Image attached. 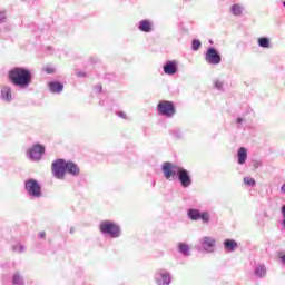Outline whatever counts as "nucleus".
Returning <instances> with one entry per match:
<instances>
[{
	"instance_id": "f8f14e48",
	"label": "nucleus",
	"mask_w": 285,
	"mask_h": 285,
	"mask_svg": "<svg viewBox=\"0 0 285 285\" xmlns=\"http://www.w3.org/2000/svg\"><path fill=\"white\" fill-rule=\"evenodd\" d=\"M0 98L2 101L10 104V101H12V89L10 87H2L0 91Z\"/></svg>"
},
{
	"instance_id": "f03ea898",
	"label": "nucleus",
	"mask_w": 285,
	"mask_h": 285,
	"mask_svg": "<svg viewBox=\"0 0 285 285\" xmlns=\"http://www.w3.org/2000/svg\"><path fill=\"white\" fill-rule=\"evenodd\" d=\"M52 173L57 179H63L66 173L69 175H79V167L75 163H66L63 159H58L52 163Z\"/></svg>"
},
{
	"instance_id": "2f4dec72",
	"label": "nucleus",
	"mask_w": 285,
	"mask_h": 285,
	"mask_svg": "<svg viewBox=\"0 0 285 285\" xmlns=\"http://www.w3.org/2000/svg\"><path fill=\"white\" fill-rule=\"evenodd\" d=\"M39 237H40V239H46V232L39 233Z\"/></svg>"
},
{
	"instance_id": "cd10ccee",
	"label": "nucleus",
	"mask_w": 285,
	"mask_h": 285,
	"mask_svg": "<svg viewBox=\"0 0 285 285\" xmlns=\"http://www.w3.org/2000/svg\"><path fill=\"white\" fill-rule=\"evenodd\" d=\"M6 13L3 11H0V23H6Z\"/></svg>"
},
{
	"instance_id": "aec40b11",
	"label": "nucleus",
	"mask_w": 285,
	"mask_h": 285,
	"mask_svg": "<svg viewBox=\"0 0 285 285\" xmlns=\"http://www.w3.org/2000/svg\"><path fill=\"white\" fill-rule=\"evenodd\" d=\"M258 46L261 48H271V40L266 37L259 38L258 39Z\"/></svg>"
},
{
	"instance_id": "c756f323",
	"label": "nucleus",
	"mask_w": 285,
	"mask_h": 285,
	"mask_svg": "<svg viewBox=\"0 0 285 285\" xmlns=\"http://www.w3.org/2000/svg\"><path fill=\"white\" fill-rule=\"evenodd\" d=\"M46 72H47V75H52V73H55V69L50 68V67H47Z\"/></svg>"
},
{
	"instance_id": "4468645a",
	"label": "nucleus",
	"mask_w": 285,
	"mask_h": 285,
	"mask_svg": "<svg viewBox=\"0 0 285 285\" xmlns=\"http://www.w3.org/2000/svg\"><path fill=\"white\" fill-rule=\"evenodd\" d=\"M224 247L226 253H235V250H237V242L233 239H226L224 242Z\"/></svg>"
},
{
	"instance_id": "412c9836",
	"label": "nucleus",
	"mask_w": 285,
	"mask_h": 285,
	"mask_svg": "<svg viewBox=\"0 0 285 285\" xmlns=\"http://www.w3.org/2000/svg\"><path fill=\"white\" fill-rule=\"evenodd\" d=\"M12 284H14V285H23V277L18 272L13 274Z\"/></svg>"
},
{
	"instance_id": "b1692460",
	"label": "nucleus",
	"mask_w": 285,
	"mask_h": 285,
	"mask_svg": "<svg viewBox=\"0 0 285 285\" xmlns=\"http://www.w3.org/2000/svg\"><path fill=\"white\" fill-rule=\"evenodd\" d=\"M200 219H202L205 224H208V222H210V215L208 214V212H204L203 214H200Z\"/></svg>"
},
{
	"instance_id": "a211bd4d",
	"label": "nucleus",
	"mask_w": 285,
	"mask_h": 285,
	"mask_svg": "<svg viewBox=\"0 0 285 285\" xmlns=\"http://www.w3.org/2000/svg\"><path fill=\"white\" fill-rule=\"evenodd\" d=\"M230 12L235 17H239L244 12V7H242L240 4H234L230 8Z\"/></svg>"
},
{
	"instance_id": "9d476101",
	"label": "nucleus",
	"mask_w": 285,
	"mask_h": 285,
	"mask_svg": "<svg viewBox=\"0 0 285 285\" xmlns=\"http://www.w3.org/2000/svg\"><path fill=\"white\" fill-rule=\"evenodd\" d=\"M155 279L158 285H170L171 281L170 274L166 272V269H160L157 272Z\"/></svg>"
},
{
	"instance_id": "5701e85b",
	"label": "nucleus",
	"mask_w": 285,
	"mask_h": 285,
	"mask_svg": "<svg viewBox=\"0 0 285 285\" xmlns=\"http://www.w3.org/2000/svg\"><path fill=\"white\" fill-rule=\"evenodd\" d=\"M199 48H202V41H199L197 39L193 40L191 50H194L196 52L197 50H199Z\"/></svg>"
},
{
	"instance_id": "58836bf2",
	"label": "nucleus",
	"mask_w": 285,
	"mask_h": 285,
	"mask_svg": "<svg viewBox=\"0 0 285 285\" xmlns=\"http://www.w3.org/2000/svg\"><path fill=\"white\" fill-rule=\"evenodd\" d=\"M282 224H283V226L285 227V217H283Z\"/></svg>"
},
{
	"instance_id": "1a4fd4ad",
	"label": "nucleus",
	"mask_w": 285,
	"mask_h": 285,
	"mask_svg": "<svg viewBox=\"0 0 285 285\" xmlns=\"http://www.w3.org/2000/svg\"><path fill=\"white\" fill-rule=\"evenodd\" d=\"M217 240L210 236H205L200 239L202 248L205 253H215Z\"/></svg>"
},
{
	"instance_id": "72a5a7b5",
	"label": "nucleus",
	"mask_w": 285,
	"mask_h": 285,
	"mask_svg": "<svg viewBox=\"0 0 285 285\" xmlns=\"http://www.w3.org/2000/svg\"><path fill=\"white\" fill-rule=\"evenodd\" d=\"M96 90H97V92H101V90H102L101 86H97Z\"/></svg>"
},
{
	"instance_id": "c9c22d12",
	"label": "nucleus",
	"mask_w": 285,
	"mask_h": 285,
	"mask_svg": "<svg viewBox=\"0 0 285 285\" xmlns=\"http://www.w3.org/2000/svg\"><path fill=\"white\" fill-rule=\"evenodd\" d=\"M254 166H255V168H259L261 164L257 163V161H255V163H254Z\"/></svg>"
},
{
	"instance_id": "4be33fe9",
	"label": "nucleus",
	"mask_w": 285,
	"mask_h": 285,
	"mask_svg": "<svg viewBox=\"0 0 285 285\" xmlns=\"http://www.w3.org/2000/svg\"><path fill=\"white\" fill-rule=\"evenodd\" d=\"M255 275L257 277H264V275H266V266L264 265H258L255 269Z\"/></svg>"
},
{
	"instance_id": "423d86ee",
	"label": "nucleus",
	"mask_w": 285,
	"mask_h": 285,
	"mask_svg": "<svg viewBox=\"0 0 285 285\" xmlns=\"http://www.w3.org/2000/svg\"><path fill=\"white\" fill-rule=\"evenodd\" d=\"M205 61L209 63V66H219V63H222V56L217 49L210 47L205 53Z\"/></svg>"
},
{
	"instance_id": "a878e982",
	"label": "nucleus",
	"mask_w": 285,
	"mask_h": 285,
	"mask_svg": "<svg viewBox=\"0 0 285 285\" xmlns=\"http://www.w3.org/2000/svg\"><path fill=\"white\" fill-rule=\"evenodd\" d=\"M244 184H246V186H252V187H254L256 183H255L254 178L245 177V178H244Z\"/></svg>"
},
{
	"instance_id": "f704fd0d",
	"label": "nucleus",
	"mask_w": 285,
	"mask_h": 285,
	"mask_svg": "<svg viewBox=\"0 0 285 285\" xmlns=\"http://www.w3.org/2000/svg\"><path fill=\"white\" fill-rule=\"evenodd\" d=\"M282 215H283V217H285V205H283V207H282Z\"/></svg>"
},
{
	"instance_id": "c85d7f7f",
	"label": "nucleus",
	"mask_w": 285,
	"mask_h": 285,
	"mask_svg": "<svg viewBox=\"0 0 285 285\" xmlns=\"http://www.w3.org/2000/svg\"><path fill=\"white\" fill-rule=\"evenodd\" d=\"M278 257H279L282 264L285 266V255H284V253H279Z\"/></svg>"
},
{
	"instance_id": "7ed1b4c3",
	"label": "nucleus",
	"mask_w": 285,
	"mask_h": 285,
	"mask_svg": "<svg viewBox=\"0 0 285 285\" xmlns=\"http://www.w3.org/2000/svg\"><path fill=\"white\" fill-rule=\"evenodd\" d=\"M9 79H11L14 86L28 88V85L32 82V73L27 69L18 67L9 72Z\"/></svg>"
},
{
	"instance_id": "e433bc0d",
	"label": "nucleus",
	"mask_w": 285,
	"mask_h": 285,
	"mask_svg": "<svg viewBox=\"0 0 285 285\" xmlns=\"http://www.w3.org/2000/svg\"><path fill=\"white\" fill-rule=\"evenodd\" d=\"M282 193H285V184L281 187Z\"/></svg>"
},
{
	"instance_id": "ea45409f",
	"label": "nucleus",
	"mask_w": 285,
	"mask_h": 285,
	"mask_svg": "<svg viewBox=\"0 0 285 285\" xmlns=\"http://www.w3.org/2000/svg\"><path fill=\"white\" fill-rule=\"evenodd\" d=\"M70 233H75V228H71V229H70Z\"/></svg>"
},
{
	"instance_id": "bb28decb",
	"label": "nucleus",
	"mask_w": 285,
	"mask_h": 285,
	"mask_svg": "<svg viewBox=\"0 0 285 285\" xmlns=\"http://www.w3.org/2000/svg\"><path fill=\"white\" fill-rule=\"evenodd\" d=\"M215 88H217L218 90H222L224 82L219 81V80H215L214 82Z\"/></svg>"
},
{
	"instance_id": "a19ab883",
	"label": "nucleus",
	"mask_w": 285,
	"mask_h": 285,
	"mask_svg": "<svg viewBox=\"0 0 285 285\" xmlns=\"http://www.w3.org/2000/svg\"><path fill=\"white\" fill-rule=\"evenodd\" d=\"M283 6H284V8H285V2H283Z\"/></svg>"
},
{
	"instance_id": "ddd939ff",
	"label": "nucleus",
	"mask_w": 285,
	"mask_h": 285,
	"mask_svg": "<svg viewBox=\"0 0 285 285\" xmlns=\"http://www.w3.org/2000/svg\"><path fill=\"white\" fill-rule=\"evenodd\" d=\"M50 92H63V83L59 81H51L48 83Z\"/></svg>"
},
{
	"instance_id": "7c9ffc66",
	"label": "nucleus",
	"mask_w": 285,
	"mask_h": 285,
	"mask_svg": "<svg viewBox=\"0 0 285 285\" xmlns=\"http://www.w3.org/2000/svg\"><path fill=\"white\" fill-rule=\"evenodd\" d=\"M118 117H121L122 119H126V114L124 111L117 112Z\"/></svg>"
},
{
	"instance_id": "6e6552de",
	"label": "nucleus",
	"mask_w": 285,
	"mask_h": 285,
	"mask_svg": "<svg viewBox=\"0 0 285 285\" xmlns=\"http://www.w3.org/2000/svg\"><path fill=\"white\" fill-rule=\"evenodd\" d=\"M43 153H46V147H43V145H33V147L27 151V156L31 161H39Z\"/></svg>"
},
{
	"instance_id": "4c0bfd02",
	"label": "nucleus",
	"mask_w": 285,
	"mask_h": 285,
	"mask_svg": "<svg viewBox=\"0 0 285 285\" xmlns=\"http://www.w3.org/2000/svg\"><path fill=\"white\" fill-rule=\"evenodd\" d=\"M243 119L242 118H238L237 119V124H242Z\"/></svg>"
},
{
	"instance_id": "2eb2a0df",
	"label": "nucleus",
	"mask_w": 285,
	"mask_h": 285,
	"mask_svg": "<svg viewBox=\"0 0 285 285\" xmlns=\"http://www.w3.org/2000/svg\"><path fill=\"white\" fill-rule=\"evenodd\" d=\"M237 157H238V164L240 166H243V164H246V159H248V151L246 150V148L240 147L238 149Z\"/></svg>"
},
{
	"instance_id": "0eeeda50",
	"label": "nucleus",
	"mask_w": 285,
	"mask_h": 285,
	"mask_svg": "<svg viewBox=\"0 0 285 285\" xmlns=\"http://www.w3.org/2000/svg\"><path fill=\"white\" fill-rule=\"evenodd\" d=\"M158 112L164 117H173L175 115V105L168 100H163L158 104Z\"/></svg>"
},
{
	"instance_id": "dca6fc26",
	"label": "nucleus",
	"mask_w": 285,
	"mask_h": 285,
	"mask_svg": "<svg viewBox=\"0 0 285 285\" xmlns=\"http://www.w3.org/2000/svg\"><path fill=\"white\" fill-rule=\"evenodd\" d=\"M138 29H139L141 32H151V30H153V23H151L149 20H141V21L139 22Z\"/></svg>"
},
{
	"instance_id": "39448f33",
	"label": "nucleus",
	"mask_w": 285,
	"mask_h": 285,
	"mask_svg": "<svg viewBox=\"0 0 285 285\" xmlns=\"http://www.w3.org/2000/svg\"><path fill=\"white\" fill-rule=\"evenodd\" d=\"M24 188L30 197H41V185L35 179H28L24 183Z\"/></svg>"
},
{
	"instance_id": "6ab92c4d",
	"label": "nucleus",
	"mask_w": 285,
	"mask_h": 285,
	"mask_svg": "<svg viewBox=\"0 0 285 285\" xmlns=\"http://www.w3.org/2000/svg\"><path fill=\"white\" fill-rule=\"evenodd\" d=\"M188 217H189V219L197 222L198 219H200L202 213H199V210H197V209H189Z\"/></svg>"
},
{
	"instance_id": "f3484780",
	"label": "nucleus",
	"mask_w": 285,
	"mask_h": 285,
	"mask_svg": "<svg viewBox=\"0 0 285 285\" xmlns=\"http://www.w3.org/2000/svg\"><path fill=\"white\" fill-rule=\"evenodd\" d=\"M178 250L183 255H186V256L190 255V246L188 244H185V243L178 244Z\"/></svg>"
},
{
	"instance_id": "393cba45",
	"label": "nucleus",
	"mask_w": 285,
	"mask_h": 285,
	"mask_svg": "<svg viewBox=\"0 0 285 285\" xmlns=\"http://www.w3.org/2000/svg\"><path fill=\"white\" fill-rule=\"evenodd\" d=\"M14 253H23V250H26V247H23V245L21 244H17L12 247Z\"/></svg>"
},
{
	"instance_id": "9b49d317",
	"label": "nucleus",
	"mask_w": 285,
	"mask_h": 285,
	"mask_svg": "<svg viewBox=\"0 0 285 285\" xmlns=\"http://www.w3.org/2000/svg\"><path fill=\"white\" fill-rule=\"evenodd\" d=\"M164 72L165 75H177V61L173 60V61H167L164 66Z\"/></svg>"
},
{
	"instance_id": "f257e3e1",
	"label": "nucleus",
	"mask_w": 285,
	"mask_h": 285,
	"mask_svg": "<svg viewBox=\"0 0 285 285\" xmlns=\"http://www.w3.org/2000/svg\"><path fill=\"white\" fill-rule=\"evenodd\" d=\"M163 173L165 179H168L169 181H173V179H177L178 177L183 188H188V186L193 184V179L190 178L188 170L173 163L167 161L163 164Z\"/></svg>"
},
{
	"instance_id": "473e14b6",
	"label": "nucleus",
	"mask_w": 285,
	"mask_h": 285,
	"mask_svg": "<svg viewBox=\"0 0 285 285\" xmlns=\"http://www.w3.org/2000/svg\"><path fill=\"white\" fill-rule=\"evenodd\" d=\"M77 77H86V73H83L82 71H79L78 73H77Z\"/></svg>"
},
{
	"instance_id": "20e7f679",
	"label": "nucleus",
	"mask_w": 285,
	"mask_h": 285,
	"mask_svg": "<svg viewBox=\"0 0 285 285\" xmlns=\"http://www.w3.org/2000/svg\"><path fill=\"white\" fill-rule=\"evenodd\" d=\"M100 232L102 235H110L112 238H117L121 235V229L119 228V225L110 222V220H104L100 223Z\"/></svg>"
}]
</instances>
